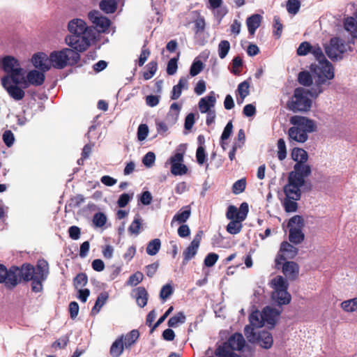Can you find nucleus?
<instances>
[{
	"instance_id": "1",
	"label": "nucleus",
	"mask_w": 357,
	"mask_h": 357,
	"mask_svg": "<svg viewBox=\"0 0 357 357\" xmlns=\"http://www.w3.org/2000/svg\"><path fill=\"white\" fill-rule=\"evenodd\" d=\"M282 310L266 306L262 312L255 310L249 316L250 325L245 327L244 333L248 340L251 343L257 342L262 348L270 349L273 343L272 335L263 331L258 334L255 329L266 325L269 328H273L275 325Z\"/></svg>"
},
{
	"instance_id": "2",
	"label": "nucleus",
	"mask_w": 357,
	"mask_h": 357,
	"mask_svg": "<svg viewBox=\"0 0 357 357\" xmlns=\"http://www.w3.org/2000/svg\"><path fill=\"white\" fill-rule=\"evenodd\" d=\"M13 271L16 275V286L21 280L26 282L31 281V290L38 293L43 290V282L47 278L49 266L45 260H39L36 267L26 264H23L20 268L13 266Z\"/></svg>"
},
{
	"instance_id": "3",
	"label": "nucleus",
	"mask_w": 357,
	"mask_h": 357,
	"mask_svg": "<svg viewBox=\"0 0 357 357\" xmlns=\"http://www.w3.org/2000/svg\"><path fill=\"white\" fill-rule=\"evenodd\" d=\"M311 54L318 61L317 63L311 64L310 70L312 73L315 84L319 86L326 84L328 80L334 78V68L331 63L326 59L319 45H312Z\"/></svg>"
},
{
	"instance_id": "4",
	"label": "nucleus",
	"mask_w": 357,
	"mask_h": 357,
	"mask_svg": "<svg viewBox=\"0 0 357 357\" xmlns=\"http://www.w3.org/2000/svg\"><path fill=\"white\" fill-rule=\"evenodd\" d=\"M289 123L291 126L288 130L289 139L300 144L305 143L308 139V135L315 132L317 128L315 121L303 116H293Z\"/></svg>"
},
{
	"instance_id": "5",
	"label": "nucleus",
	"mask_w": 357,
	"mask_h": 357,
	"mask_svg": "<svg viewBox=\"0 0 357 357\" xmlns=\"http://www.w3.org/2000/svg\"><path fill=\"white\" fill-rule=\"evenodd\" d=\"M234 351H242L245 357H251L254 352L251 347L245 345L242 334L236 333L230 336L227 342L218 347L215 355L218 357H241Z\"/></svg>"
},
{
	"instance_id": "6",
	"label": "nucleus",
	"mask_w": 357,
	"mask_h": 357,
	"mask_svg": "<svg viewBox=\"0 0 357 357\" xmlns=\"http://www.w3.org/2000/svg\"><path fill=\"white\" fill-rule=\"evenodd\" d=\"M317 89L312 91L306 90L303 88H297L295 89L293 96L291 100L287 102V108L294 112H307L310 110L312 105V101L309 98L308 95L317 97L319 94L322 93L323 89L321 85L318 86L316 85Z\"/></svg>"
},
{
	"instance_id": "7",
	"label": "nucleus",
	"mask_w": 357,
	"mask_h": 357,
	"mask_svg": "<svg viewBox=\"0 0 357 357\" xmlns=\"http://www.w3.org/2000/svg\"><path fill=\"white\" fill-rule=\"evenodd\" d=\"M269 284L273 289L271 298L275 303L280 306L290 303L291 296L287 291L289 282L286 278L281 275H277L270 281ZM278 309L282 310L281 307Z\"/></svg>"
},
{
	"instance_id": "8",
	"label": "nucleus",
	"mask_w": 357,
	"mask_h": 357,
	"mask_svg": "<svg viewBox=\"0 0 357 357\" xmlns=\"http://www.w3.org/2000/svg\"><path fill=\"white\" fill-rule=\"evenodd\" d=\"M79 59V54L69 48L54 51L50 55L51 66L57 69H62L68 65L74 64Z\"/></svg>"
},
{
	"instance_id": "9",
	"label": "nucleus",
	"mask_w": 357,
	"mask_h": 357,
	"mask_svg": "<svg viewBox=\"0 0 357 357\" xmlns=\"http://www.w3.org/2000/svg\"><path fill=\"white\" fill-rule=\"evenodd\" d=\"M1 63L6 73L3 77H7L8 81H12L13 84H19L23 78V73H25L19 61L12 56H6L2 59Z\"/></svg>"
},
{
	"instance_id": "10",
	"label": "nucleus",
	"mask_w": 357,
	"mask_h": 357,
	"mask_svg": "<svg viewBox=\"0 0 357 357\" xmlns=\"http://www.w3.org/2000/svg\"><path fill=\"white\" fill-rule=\"evenodd\" d=\"M185 149V144H180L176 149V152L166 162V165H171V173L174 176H182L188 172V167L183 164Z\"/></svg>"
},
{
	"instance_id": "11",
	"label": "nucleus",
	"mask_w": 357,
	"mask_h": 357,
	"mask_svg": "<svg viewBox=\"0 0 357 357\" xmlns=\"http://www.w3.org/2000/svg\"><path fill=\"white\" fill-rule=\"evenodd\" d=\"M325 52L332 61H339L342 59L343 54L347 52V45L340 38L334 37L328 44L324 45Z\"/></svg>"
},
{
	"instance_id": "12",
	"label": "nucleus",
	"mask_w": 357,
	"mask_h": 357,
	"mask_svg": "<svg viewBox=\"0 0 357 357\" xmlns=\"http://www.w3.org/2000/svg\"><path fill=\"white\" fill-rule=\"evenodd\" d=\"M93 37L91 33L82 35H68L65 38L66 43L72 47L74 51L84 52L91 44Z\"/></svg>"
},
{
	"instance_id": "13",
	"label": "nucleus",
	"mask_w": 357,
	"mask_h": 357,
	"mask_svg": "<svg viewBox=\"0 0 357 357\" xmlns=\"http://www.w3.org/2000/svg\"><path fill=\"white\" fill-rule=\"evenodd\" d=\"M45 74L37 70H31L27 73H23V78L20 81L21 86L24 89L28 88L30 85L35 86H41L45 82Z\"/></svg>"
},
{
	"instance_id": "14",
	"label": "nucleus",
	"mask_w": 357,
	"mask_h": 357,
	"mask_svg": "<svg viewBox=\"0 0 357 357\" xmlns=\"http://www.w3.org/2000/svg\"><path fill=\"white\" fill-rule=\"evenodd\" d=\"M305 182L300 179H296L292 176H288V183L284 187V192L286 197L292 199H300L301 196V188Z\"/></svg>"
},
{
	"instance_id": "15",
	"label": "nucleus",
	"mask_w": 357,
	"mask_h": 357,
	"mask_svg": "<svg viewBox=\"0 0 357 357\" xmlns=\"http://www.w3.org/2000/svg\"><path fill=\"white\" fill-rule=\"evenodd\" d=\"M297 254L298 248L287 241L282 243L280 251L275 259V268L279 269V266L282 264V261L294 259Z\"/></svg>"
},
{
	"instance_id": "16",
	"label": "nucleus",
	"mask_w": 357,
	"mask_h": 357,
	"mask_svg": "<svg viewBox=\"0 0 357 357\" xmlns=\"http://www.w3.org/2000/svg\"><path fill=\"white\" fill-rule=\"evenodd\" d=\"M1 84L6 89L8 95L15 100H21L25 96V92L23 90V87H20L18 85L21 84H13L12 81H8L7 77L1 78Z\"/></svg>"
},
{
	"instance_id": "17",
	"label": "nucleus",
	"mask_w": 357,
	"mask_h": 357,
	"mask_svg": "<svg viewBox=\"0 0 357 357\" xmlns=\"http://www.w3.org/2000/svg\"><path fill=\"white\" fill-rule=\"evenodd\" d=\"M88 17L99 32H105L110 25V20L107 17L102 16L97 10L89 12Z\"/></svg>"
},
{
	"instance_id": "18",
	"label": "nucleus",
	"mask_w": 357,
	"mask_h": 357,
	"mask_svg": "<svg viewBox=\"0 0 357 357\" xmlns=\"http://www.w3.org/2000/svg\"><path fill=\"white\" fill-rule=\"evenodd\" d=\"M248 211V204L245 202L241 204L238 210L234 206H229L227 208L226 217L230 220H245Z\"/></svg>"
},
{
	"instance_id": "19",
	"label": "nucleus",
	"mask_w": 357,
	"mask_h": 357,
	"mask_svg": "<svg viewBox=\"0 0 357 357\" xmlns=\"http://www.w3.org/2000/svg\"><path fill=\"white\" fill-rule=\"evenodd\" d=\"M281 268L282 273L287 280H296L299 273L298 265L291 261H282V264L279 266Z\"/></svg>"
},
{
	"instance_id": "20",
	"label": "nucleus",
	"mask_w": 357,
	"mask_h": 357,
	"mask_svg": "<svg viewBox=\"0 0 357 357\" xmlns=\"http://www.w3.org/2000/svg\"><path fill=\"white\" fill-rule=\"evenodd\" d=\"M70 35H82L91 33L86 23L82 19L75 18L68 23Z\"/></svg>"
},
{
	"instance_id": "21",
	"label": "nucleus",
	"mask_w": 357,
	"mask_h": 357,
	"mask_svg": "<svg viewBox=\"0 0 357 357\" xmlns=\"http://www.w3.org/2000/svg\"><path fill=\"white\" fill-rule=\"evenodd\" d=\"M15 276L13 267L8 270L6 266L0 264V283H4L8 288H14L16 287Z\"/></svg>"
},
{
	"instance_id": "22",
	"label": "nucleus",
	"mask_w": 357,
	"mask_h": 357,
	"mask_svg": "<svg viewBox=\"0 0 357 357\" xmlns=\"http://www.w3.org/2000/svg\"><path fill=\"white\" fill-rule=\"evenodd\" d=\"M202 231H199L194 237L190 245L184 250L183 253L184 262H188L197 254L202 240Z\"/></svg>"
},
{
	"instance_id": "23",
	"label": "nucleus",
	"mask_w": 357,
	"mask_h": 357,
	"mask_svg": "<svg viewBox=\"0 0 357 357\" xmlns=\"http://www.w3.org/2000/svg\"><path fill=\"white\" fill-rule=\"evenodd\" d=\"M310 174V166L305 162H303L296 163L294 166V170L289 174V176L305 182V178L307 177Z\"/></svg>"
},
{
	"instance_id": "24",
	"label": "nucleus",
	"mask_w": 357,
	"mask_h": 357,
	"mask_svg": "<svg viewBox=\"0 0 357 357\" xmlns=\"http://www.w3.org/2000/svg\"><path fill=\"white\" fill-rule=\"evenodd\" d=\"M31 61L35 68L42 70L47 71L51 68L50 56L44 53L36 54L32 56Z\"/></svg>"
},
{
	"instance_id": "25",
	"label": "nucleus",
	"mask_w": 357,
	"mask_h": 357,
	"mask_svg": "<svg viewBox=\"0 0 357 357\" xmlns=\"http://www.w3.org/2000/svg\"><path fill=\"white\" fill-rule=\"evenodd\" d=\"M216 102L215 94L213 91L209 93L206 96L202 98L199 101V109L201 113L213 110Z\"/></svg>"
},
{
	"instance_id": "26",
	"label": "nucleus",
	"mask_w": 357,
	"mask_h": 357,
	"mask_svg": "<svg viewBox=\"0 0 357 357\" xmlns=\"http://www.w3.org/2000/svg\"><path fill=\"white\" fill-rule=\"evenodd\" d=\"M191 210L189 206L183 207L173 217L171 225L173 226L175 222L183 225L190 217Z\"/></svg>"
},
{
	"instance_id": "27",
	"label": "nucleus",
	"mask_w": 357,
	"mask_h": 357,
	"mask_svg": "<svg viewBox=\"0 0 357 357\" xmlns=\"http://www.w3.org/2000/svg\"><path fill=\"white\" fill-rule=\"evenodd\" d=\"M123 344V335L117 338L112 344L110 347V354L113 357H119L124 349Z\"/></svg>"
},
{
	"instance_id": "28",
	"label": "nucleus",
	"mask_w": 357,
	"mask_h": 357,
	"mask_svg": "<svg viewBox=\"0 0 357 357\" xmlns=\"http://www.w3.org/2000/svg\"><path fill=\"white\" fill-rule=\"evenodd\" d=\"M261 20V17L258 14L252 15L247 19L246 24L248 26V29L251 35H254L255 31L260 26Z\"/></svg>"
},
{
	"instance_id": "29",
	"label": "nucleus",
	"mask_w": 357,
	"mask_h": 357,
	"mask_svg": "<svg viewBox=\"0 0 357 357\" xmlns=\"http://www.w3.org/2000/svg\"><path fill=\"white\" fill-rule=\"evenodd\" d=\"M293 160L296 163L306 162L308 158L307 153L301 148H294L291 153Z\"/></svg>"
},
{
	"instance_id": "30",
	"label": "nucleus",
	"mask_w": 357,
	"mask_h": 357,
	"mask_svg": "<svg viewBox=\"0 0 357 357\" xmlns=\"http://www.w3.org/2000/svg\"><path fill=\"white\" fill-rule=\"evenodd\" d=\"M135 298L137 305L143 307H144L148 301V293L144 287H139L135 290Z\"/></svg>"
},
{
	"instance_id": "31",
	"label": "nucleus",
	"mask_w": 357,
	"mask_h": 357,
	"mask_svg": "<svg viewBox=\"0 0 357 357\" xmlns=\"http://www.w3.org/2000/svg\"><path fill=\"white\" fill-rule=\"evenodd\" d=\"M304 227L303 218L300 215H294L289 220V230H303Z\"/></svg>"
},
{
	"instance_id": "32",
	"label": "nucleus",
	"mask_w": 357,
	"mask_h": 357,
	"mask_svg": "<svg viewBox=\"0 0 357 357\" xmlns=\"http://www.w3.org/2000/svg\"><path fill=\"white\" fill-rule=\"evenodd\" d=\"M250 84L248 81H244L240 83L237 88V92L240 96L241 100L237 99L238 104L243 102L244 99L249 95Z\"/></svg>"
},
{
	"instance_id": "33",
	"label": "nucleus",
	"mask_w": 357,
	"mask_h": 357,
	"mask_svg": "<svg viewBox=\"0 0 357 357\" xmlns=\"http://www.w3.org/2000/svg\"><path fill=\"white\" fill-rule=\"evenodd\" d=\"M139 333L137 330H132L123 335V344L126 349L131 347L139 338Z\"/></svg>"
},
{
	"instance_id": "34",
	"label": "nucleus",
	"mask_w": 357,
	"mask_h": 357,
	"mask_svg": "<svg viewBox=\"0 0 357 357\" xmlns=\"http://www.w3.org/2000/svg\"><path fill=\"white\" fill-rule=\"evenodd\" d=\"M117 8L114 0H102L100 2V8L106 13H114Z\"/></svg>"
},
{
	"instance_id": "35",
	"label": "nucleus",
	"mask_w": 357,
	"mask_h": 357,
	"mask_svg": "<svg viewBox=\"0 0 357 357\" xmlns=\"http://www.w3.org/2000/svg\"><path fill=\"white\" fill-rule=\"evenodd\" d=\"M108 298V294L105 292L101 293L97 298L95 305L91 310L92 314H96L99 312L101 307L105 304Z\"/></svg>"
},
{
	"instance_id": "36",
	"label": "nucleus",
	"mask_w": 357,
	"mask_h": 357,
	"mask_svg": "<svg viewBox=\"0 0 357 357\" xmlns=\"http://www.w3.org/2000/svg\"><path fill=\"white\" fill-rule=\"evenodd\" d=\"M340 307L346 312H355L357 310V298H354L342 302Z\"/></svg>"
},
{
	"instance_id": "37",
	"label": "nucleus",
	"mask_w": 357,
	"mask_h": 357,
	"mask_svg": "<svg viewBox=\"0 0 357 357\" xmlns=\"http://www.w3.org/2000/svg\"><path fill=\"white\" fill-rule=\"evenodd\" d=\"M142 223V219L139 215H135L133 221L128 227V231L131 234L138 235L140 232V228Z\"/></svg>"
},
{
	"instance_id": "38",
	"label": "nucleus",
	"mask_w": 357,
	"mask_h": 357,
	"mask_svg": "<svg viewBox=\"0 0 357 357\" xmlns=\"http://www.w3.org/2000/svg\"><path fill=\"white\" fill-rule=\"evenodd\" d=\"M161 243L160 239L155 238L151 241L146 247V252L151 256L155 255L160 249Z\"/></svg>"
},
{
	"instance_id": "39",
	"label": "nucleus",
	"mask_w": 357,
	"mask_h": 357,
	"mask_svg": "<svg viewBox=\"0 0 357 357\" xmlns=\"http://www.w3.org/2000/svg\"><path fill=\"white\" fill-rule=\"evenodd\" d=\"M243 220H231L227 226V231L231 234H238L243 227Z\"/></svg>"
},
{
	"instance_id": "40",
	"label": "nucleus",
	"mask_w": 357,
	"mask_h": 357,
	"mask_svg": "<svg viewBox=\"0 0 357 357\" xmlns=\"http://www.w3.org/2000/svg\"><path fill=\"white\" fill-rule=\"evenodd\" d=\"M311 73H312L311 72ZM298 79L301 84L306 86H310L312 83V81H314L313 75L306 71L301 72L298 74Z\"/></svg>"
},
{
	"instance_id": "41",
	"label": "nucleus",
	"mask_w": 357,
	"mask_h": 357,
	"mask_svg": "<svg viewBox=\"0 0 357 357\" xmlns=\"http://www.w3.org/2000/svg\"><path fill=\"white\" fill-rule=\"evenodd\" d=\"M230 50V43L228 40H223L220 42L218 47V56L220 59H225Z\"/></svg>"
},
{
	"instance_id": "42",
	"label": "nucleus",
	"mask_w": 357,
	"mask_h": 357,
	"mask_svg": "<svg viewBox=\"0 0 357 357\" xmlns=\"http://www.w3.org/2000/svg\"><path fill=\"white\" fill-rule=\"evenodd\" d=\"M185 321V316L183 314V312H178L174 316L172 317L168 320L167 324L169 327L175 328V327H177L178 326V324H183Z\"/></svg>"
},
{
	"instance_id": "43",
	"label": "nucleus",
	"mask_w": 357,
	"mask_h": 357,
	"mask_svg": "<svg viewBox=\"0 0 357 357\" xmlns=\"http://www.w3.org/2000/svg\"><path fill=\"white\" fill-rule=\"evenodd\" d=\"M305 235L302 230H289V241L294 244H299L304 240Z\"/></svg>"
},
{
	"instance_id": "44",
	"label": "nucleus",
	"mask_w": 357,
	"mask_h": 357,
	"mask_svg": "<svg viewBox=\"0 0 357 357\" xmlns=\"http://www.w3.org/2000/svg\"><path fill=\"white\" fill-rule=\"evenodd\" d=\"M204 69V63L201 60L196 58L193 61L190 68V75L191 77H195L200 73Z\"/></svg>"
},
{
	"instance_id": "45",
	"label": "nucleus",
	"mask_w": 357,
	"mask_h": 357,
	"mask_svg": "<svg viewBox=\"0 0 357 357\" xmlns=\"http://www.w3.org/2000/svg\"><path fill=\"white\" fill-rule=\"evenodd\" d=\"M277 156L280 161L284 160L287 157V148L285 141L280 138L277 143Z\"/></svg>"
},
{
	"instance_id": "46",
	"label": "nucleus",
	"mask_w": 357,
	"mask_h": 357,
	"mask_svg": "<svg viewBox=\"0 0 357 357\" xmlns=\"http://www.w3.org/2000/svg\"><path fill=\"white\" fill-rule=\"evenodd\" d=\"M107 216L102 212H98L93 217V224L96 227H102L107 222Z\"/></svg>"
},
{
	"instance_id": "47",
	"label": "nucleus",
	"mask_w": 357,
	"mask_h": 357,
	"mask_svg": "<svg viewBox=\"0 0 357 357\" xmlns=\"http://www.w3.org/2000/svg\"><path fill=\"white\" fill-rule=\"evenodd\" d=\"M298 199H292L291 198L286 197L283 201V206L284 210L288 212H295L297 210L298 204L296 201Z\"/></svg>"
},
{
	"instance_id": "48",
	"label": "nucleus",
	"mask_w": 357,
	"mask_h": 357,
	"mask_svg": "<svg viewBox=\"0 0 357 357\" xmlns=\"http://www.w3.org/2000/svg\"><path fill=\"white\" fill-rule=\"evenodd\" d=\"M301 2L299 0H288L287 10L289 14L296 15L299 11Z\"/></svg>"
},
{
	"instance_id": "49",
	"label": "nucleus",
	"mask_w": 357,
	"mask_h": 357,
	"mask_svg": "<svg viewBox=\"0 0 357 357\" xmlns=\"http://www.w3.org/2000/svg\"><path fill=\"white\" fill-rule=\"evenodd\" d=\"M146 68L148 70L144 73V78L148 80L152 78L155 74L158 69L157 63L155 61H151L146 66Z\"/></svg>"
},
{
	"instance_id": "50",
	"label": "nucleus",
	"mask_w": 357,
	"mask_h": 357,
	"mask_svg": "<svg viewBox=\"0 0 357 357\" xmlns=\"http://www.w3.org/2000/svg\"><path fill=\"white\" fill-rule=\"evenodd\" d=\"M88 282V278L86 274L79 273L74 279V286L75 289H82Z\"/></svg>"
},
{
	"instance_id": "51",
	"label": "nucleus",
	"mask_w": 357,
	"mask_h": 357,
	"mask_svg": "<svg viewBox=\"0 0 357 357\" xmlns=\"http://www.w3.org/2000/svg\"><path fill=\"white\" fill-rule=\"evenodd\" d=\"M312 47V45L309 42H303L297 49V54L298 56H306L307 54L311 53Z\"/></svg>"
},
{
	"instance_id": "52",
	"label": "nucleus",
	"mask_w": 357,
	"mask_h": 357,
	"mask_svg": "<svg viewBox=\"0 0 357 357\" xmlns=\"http://www.w3.org/2000/svg\"><path fill=\"white\" fill-rule=\"evenodd\" d=\"M246 185L245 178H241L236 181L232 187V191L234 194L238 195L244 191Z\"/></svg>"
},
{
	"instance_id": "53",
	"label": "nucleus",
	"mask_w": 357,
	"mask_h": 357,
	"mask_svg": "<svg viewBox=\"0 0 357 357\" xmlns=\"http://www.w3.org/2000/svg\"><path fill=\"white\" fill-rule=\"evenodd\" d=\"M144 275L141 272H136L130 276L128 281V284L130 286H136L142 281Z\"/></svg>"
},
{
	"instance_id": "54",
	"label": "nucleus",
	"mask_w": 357,
	"mask_h": 357,
	"mask_svg": "<svg viewBox=\"0 0 357 357\" xmlns=\"http://www.w3.org/2000/svg\"><path fill=\"white\" fill-rule=\"evenodd\" d=\"M149 128L146 124H140L137 129V139L144 141L148 136Z\"/></svg>"
},
{
	"instance_id": "55",
	"label": "nucleus",
	"mask_w": 357,
	"mask_h": 357,
	"mask_svg": "<svg viewBox=\"0 0 357 357\" xmlns=\"http://www.w3.org/2000/svg\"><path fill=\"white\" fill-rule=\"evenodd\" d=\"M177 61L178 59L172 58L168 61L167 67V73L168 75H173L176 73L178 69Z\"/></svg>"
},
{
	"instance_id": "56",
	"label": "nucleus",
	"mask_w": 357,
	"mask_h": 357,
	"mask_svg": "<svg viewBox=\"0 0 357 357\" xmlns=\"http://www.w3.org/2000/svg\"><path fill=\"white\" fill-rule=\"evenodd\" d=\"M155 160V155L153 152H148L143 158L142 162L147 167H151L153 166Z\"/></svg>"
},
{
	"instance_id": "57",
	"label": "nucleus",
	"mask_w": 357,
	"mask_h": 357,
	"mask_svg": "<svg viewBox=\"0 0 357 357\" xmlns=\"http://www.w3.org/2000/svg\"><path fill=\"white\" fill-rule=\"evenodd\" d=\"M173 293V289L172 287L167 284L164 285L160 292V297L162 300L164 301L172 294Z\"/></svg>"
},
{
	"instance_id": "58",
	"label": "nucleus",
	"mask_w": 357,
	"mask_h": 357,
	"mask_svg": "<svg viewBox=\"0 0 357 357\" xmlns=\"http://www.w3.org/2000/svg\"><path fill=\"white\" fill-rule=\"evenodd\" d=\"M243 65L242 59L240 56H236L232 60L231 73L234 75H238L241 72L240 68Z\"/></svg>"
},
{
	"instance_id": "59",
	"label": "nucleus",
	"mask_w": 357,
	"mask_h": 357,
	"mask_svg": "<svg viewBox=\"0 0 357 357\" xmlns=\"http://www.w3.org/2000/svg\"><path fill=\"white\" fill-rule=\"evenodd\" d=\"M181 109V106L179 105L178 103H176V102L172 103L170 106V109H169V112L168 114V117L169 116H172L174 118V121H176L179 115Z\"/></svg>"
},
{
	"instance_id": "60",
	"label": "nucleus",
	"mask_w": 357,
	"mask_h": 357,
	"mask_svg": "<svg viewBox=\"0 0 357 357\" xmlns=\"http://www.w3.org/2000/svg\"><path fill=\"white\" fill-rule=\"evenodd\" d=\"M3 140L8 147L12 146L15 141L13 133L10 130L5 131L3 134Z\"/></svg>"
},
{
	"instance_id": "61",
	"label": "nucleus",
	"mask_w": 357,
	"mask_h": 357,
	"mask_svg": "<svg viewBox=\"0 0 357 357\" xmlns=\"http://www.w3.org/2000/svg\"><path fill=\"white\" fill-rule=\"evenodd\" d=\"M196 158L199 165H202L204 163L206 158V154L203 146H199L197 148L196 151Z\"/></svg>"
},
{
	"instance_id": "62",
	"label": "nucleus",
	"mask_w": 357,
	"mask_h": 357,
	"mask_svg": "<svg viewBox=\"0 0 357 357\" xmlns=\"http://www.w3.org/2000/svg\"><path fill=\"white\" fill-rule=\"evenodd\" d=\"M132 198V194L129 195L127 193H123V194L121 195L117 201L118 206L120 208L125 207L129 203V202L130 201V199Z\"/></svg>"
},
{
	"instance_id": "63",
	"label": "nucleus",
	"mask_w": 357,
	"mask_h": 357,
	"mask_svg": "<svg viewBox=\"0 0 357 357\" xmlns=\"http://www.w3.org/2000/svg\"><path fill=\"white\" fill-rule=\"evenodd\" d=\"M232 130H233V124H232L231 121H229L227 123V124L226 125V126L225 127L224 130L222 133L221 138H220L221 141H225V140H227V139H229L232 133Z\"/></svg>"
},
{
	"instance_id": "64",
	"label": "nucleus",
	"mask_w": 357,
	"mask_h": 357,
	"mask_svg": "<svg viewBox=\"0 0 357 357\" xmlns=\"http://www.w3.org/2000/svg\"><path fill=\"white\" fill-rule=\"evenodd\" d=\"M219 257L215 253H209L204 259V265L207 267L213 266L218 261Z\"/></svg>"
}]
</instances>
